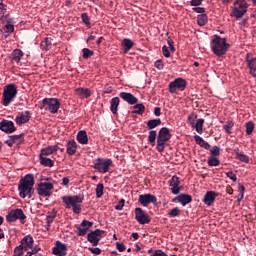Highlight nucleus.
I'll return each instance as SVG.
<instances>
[{"instance_id":"28","label":"nucleus","mask_w":256,"mask_h":256,"mask_svg":"<svg viewBox=\"0 0 256 256\" xmlns=\"http://www.w3.org/2000/svg\"><path fill=\"white\" fill-rule=\"evenodd\" d=\"M246 62H247L248 68L250 69V75L256 78V58L249 59V57H247Z\"/></svg>"},{"instance_id":"18","label":"nucleus","mask_w":256,"mask_h":256,"mask_svg":"<svg viewBox=\"0 0 256 256\" xmlns=\"http://www.w3.org/2000/svg\"><path fill=\"white\" fill-rule=\"evenodd\" d=\"M119 97L128 103V105H137V103H139V99L129 92H121Z\"/></svg>"},{"instance_id":"8","label":"nucleus","mask_w":256,"mask_h":256,"mask_svg":"<svg viewBox=\"0 0 256 256\" xmlns=\"http://www.w3.org/2000/svg\"><path fill=\"white\" fill-rule=\"evenodd\" d=\"M53 189L54 186L51 182H40L36 187L37 194L40 197H51L53 195Z\"/></svg>"},{"instance_id":"55","label":"nucleus","mask_w":256,"mask_h":256,"mask_svg":"<svg viewBox=\"0 0 256 256\" xmlns=\"http://www.w3.org/2000/svg\"><path fill=\"white\" fill-rule=\"evenodd\" d=\"M123 207H125V199L119 200L118 204L115 206L116 211H123Z\"/></svg>"},{"instance_id":"57","label":"nucleus","mask_w":256,"mask_h":256,"mask_svg":"<svg viewBox=\"0 0 256 256\" xmlns=\"http://www.w3.org/2000/svg\"><path fill=\"white\" fill-rule=\"evenodd\" d=\"M15 31V26L13 24H6L5 33H13Z\"/></svg>"},{"instance_id":"14","label":"nucleus","mask_w":256,"mask_h":256,"mask_svg":"<svg viewBox=\"0 0 256 256\" xmlns=\"http://www.w3.org/2000/svg\"><path fill=\"white\" fill-rule=\"evenodd\" d=\"M91 227H93V222L89 221V220H83L80 224V226H77L76 229V233L78 235V237H85L89 231V229H91Z\"/></svg>"},{"instance_id":"47","label":"nucleus","mask_w":256,"mask_h":256,"mask_svg":"<svg viewBox=\"0 0 256 256\" xmlns=\"http://www.w3.org/2000/svg\"><path fill=\"white\" fill-rule=\"evenodd\" d=\"M255 131V123L253 121H248L246 123V135H251Z\"/></svg>"},{"instance_id":"16","label":"nucleus","mask_w":256,"mask_h":256,"mask_svg":"<svg viewBox=\"0 0 256 256\" xmlns=\"http://www.w3.org/2000/svg\"><path fill=\"white\" fill-rule=\"evenodd\" d=\"M138 203L143 207H149L150 203H157V197L153 194H141Z\"/></svg>"},{"instance_id":"37","label":"nucleus","mask_w":256,"mask_h":256,"mask_svg":"<svg viewBox=\"0 0 256 256\" xmlns=\"http://www.w3.org/2000/svg\"><path fill=\"white\" fill-rule=\"evenodd\" d=\"M205 124V119L200 118L198 120H196V123L194 124L193 129H195L197 131V133H199V135H201L203 133V125Z\"/></svg>"},{"instance_id":"56","label":"nucleus","mask_w":256,"mask_h":256,"mask_svg":"<svg viewBox=\"0 0 256 256\" xmlns=\"http://www.w3.org/2000/svg\"><path fill=\"white\" fill-rule=\"evenodd\" d=\"M226 177L231 179L234 183L237 181V175L233 171L226 172Z\"/></svg>"},{"instance_id":"58","label":"nucleus","mask_w":256,"mask_h":256,"mask_svg":"<svg viewBox=\"0 0 256 256\" xmlns=\"http://www.w3.org/2000/svg\"><path fill=\"white\" fill-rule=\"evenodd\" d=\"M162 53L164 57H171V52L169 51V47L165 45L162 47Z\"/></svg>"},{"instance_id":"63","label":"nucleus","mask_w":256,"mask_h":256,"mask_svg":"<svg viewBox=\"0 0 256 256\" xmlns=\"http://www.w3.org/2000/svg\"><path fill=\"white\" fill-rule=\"evenodd\" d=\"M47 104H48V98H44L42 100V103L39 105V109L43 110L47 107Z\"/></svg>"},{"instance_id":"21","label":"nucleus","mask_w":256,"mask_h":256,"mask_svg":"<svg viewBox=\"0 0 256 256\" xmlns=\"http://www.w3.org/2000/svg\"><path fill=\"white\" fill-rule=\"evenodd\" d=\"M53 255L65 256L67 255V246L60 241H56V245L52 250Z\"/></svg>"},{"instance_id":"25","label":"nucleus","mask_w":256,"mask_h":256,"mask_svg":"<svg viewBox=\"0 0 256 256\" xmlns=\"http://www.w3.org/2000/svg\"><path fill=\"white\" fill-rule=\"evenodd\" d=\"M75 94L78 95V97H81V99H89V97H91V90L80 87L75 90Z\"/></svg>"},{"instance_id":"19","label":"nucleus","mask_w":256,"mask_h":256,"mask_svg":"<svg viewBox=\"0 0 256 256\" xmlns=\"http://www.w3.org/2000/svg\"><path fill=\"white\" fill-rule=\"evenodd\" d=\"M169 183H170V187H172L171 193H173V195H179L181 191V187H179V185H181V181H179V177L177 175L172 176Z\"/></svg>"},{"instance_id":"12","label":"nucleus","mask_w":256,"mask_h":256,"mask_svg":"<svg viewBox=\"0 0 256 256\" xmlns=\"http://www.w3.org/2000/svg\"><path fill=\"white\" fill-rule=\"evenodd\" d=\"M105 233L104 230L96 229L87 235V239L89 243L93 245V247H97L99 245V242L101 241L102 235Z\"/></svg>"},{"instance_id":"22","label":"nucleus","mask_w":256,"mask_h":256,"mask_svg":"<svg viewBox=\"0 0 256 256\" xmlns=\"http://www.w3.org/2000/svg\"><path fill=\"white\" fill-rule=\"evenodd\" d=\"M176 201H178V203H181V205L185 207L193 201V197L189 194H180L173 199V203H175Z\"/></svg>"},{"instance_id":"32","label":"nucleus","mask_w":256,"mask_h":256,"mask_svg":"<svg viewBox=\"0 0 256 256\" xmlns=\"http://www.w3.org/2000/svg\"><path fill=\"white\" fill-rule=\"evenodd\" d=\"M234 153L236 155L235 159H238V161H241L242 163H249V156L241 152L239 148L235 149Z\"/></svg>"},{"instance_id":"43","label":"nucleus","mask_w":256,"mask_h":256,"mask_svg":"<svg viewBox=\"0 0 256 256\" xmlns=\"http://www.w3.org/2000/svg\"><path fill=\"white\" fill-rule=\"evenodd\" d=\"M235 127V123L233 120H228L226 124L223 126V130L228 134L231 135L233 133L231 130Z\"/></svg>"},{"instance_id":"36","label":"nucleus","mask_w":256,"mask_h":256,"mask_svg":"<svg viewBox=\"0 0 256 256\" xmlns=\"http://www.w3.org/2000/svg\"><path fill=\"white\" fill-rule=\"evenodd\" d=\"M5 13H7V5L3 3V0H0V21L2 23H5V20L7 19Z\"/></svg>"},{"instance_id":"53","label":"nucleus","mask_w":256,"mask_h":256,"mask_svg":"<svg viewBox=\"0 0 256 256\" xmlns=\"http://www.w3.org/2000/svg\"><path fill=\"white\" fill-rule=\"evenodd\" d=\"M24 134H20V135H12L9 136V138L12 140V142L14 143H21V140L23 139Z\"/></svg>"},{"instance_id":"42","label":"nucleus","mask_w":256,"mask_h":256,"mask_svg":"<svg viewBox=\"0 0 256 256\" xmlns=\"http://www.w3.org/2000/svg\"><path fill=\"white\" fill-rule=\"evenodd\" d=\"M208 22L207 14H199L197 16V23L199 27H205V24Z\"/></svg>"},{"instance_id":"17","label":"nucleus","mask_w":256,"mask_h":256,"mask_svg":"<svg viewBox=\"0 0 256 256\" xmlns=\"http://www.w3.org/2000/svg\"><path fill=\"white\" fill-rule=\"evenodd\" d=\"M31 121V112L25 111L18 113V116L15 118V123L17 125H25V123H29Z\"/></svg>"},{"instance_id":"45","label":"nucleus","mask_w":256,"mask_h":256,"mask_svg":"<svg viewBox=\"0 0 256 256\" xmlns=\"http://www.w3.org/2000/svg\"><path fill=\"white\" fill-rule=\"evenodd\" d=\"M105 189V186L103 185V183H99L96 186V197L97 199H101L103 197V191Z\"/></svg>"},{"instance_id":"48","label":"nucleus","mask_w":256,"mask_h":256,"mask_svg":"<svg viewBox=\"0 0 256 256\" xmlns=\"http://www.w3.org/2000/svg\"><path fill=\"white\" fill-rule=\"evenodd\" d=\"M211 157H219L221 155V148L219 146H214L210 149Z\"/></svg>"},{"instance_id":"24","label":"nucleus","mask_w":256,"mask_h":256,"mask_svg":"<svg viewBox=\"0 0 256 256\" xmlns=\"http://www.w3.org/2000/svg\"><path fill=\"white\" fill-rule=\"evenodd\" d=\"M57 151H59V146H48L40 151V157H49V155H53V153H57Z\"/></svg>"},{"instance_id":"50","label":"nucleus","mask_w":256,"mask_h":256,"mask_svg":"<svg viewBox=\"0 0 256 256\" xmlns=\"http://www.w3.org/2000/svg\"><path fill=\"white\" fill-rule=\"evenodd\" d=\"M181 215V209L175 207L168 212V217H179Z\"/></svg>"},{"instance_id":"39","label":"nucleus","mask_w":256,"mask_h":256,"mask_svg":"<svg viewBox=\"0 0 256 256\" xmlns=\"http://www.w3.org/2000/svg\"><path fill=\"white\" fill-rule=\"evenodd\" d=\"M157 131L155 130H150L149 134H148V142L150 143V145H152V147H155V143L157 141Z\"/></svg>"},{"instance_id":"64","label":"nucleus","mask_w":256,"mask_h":256,"mask_svg":"<svg viewBox=\"0 0 256 256\" xmlns=\"http://www.w3.org/2000/svg\"><path fill=\"white\" fill-rule=\"evenodd\" d=\"M193 11L195 13H201L202 15H205V8H203V7H195V8H193Z\"/></svg>"},{"instance_id":"31","label":"nucleus","mask_w":256,"mask_h":256,"mask_svg":"<svg viewBox=\"0 0 256 256\" xmlns=\"http://www.w3.org/2000/svg\"><path fill=\"white\" fill-rule=\"evenodd\" d=\"M111 106H110V110L111 113H113V115H117V111L119 109V103H120V99L119 97H114L110 100Z\"/></svg>"},{"instance_id":"62","label":"nucleus","mask_w":256,"mask_h":256,"mask_svg":"<svg viewBox=\"0 0 256 256\" xmlns=\"http://www.w3.org/2000/svg\"><path fill=\"white\" fill-rule=\"evenodd\" d=\"M90 252L93 253V255H101V249L100 248H88Z\"/></svg>"},{"instance_id":"60","label":"nucleus","mask_w":256,"mask_h":256,"mask_svg":"<svg viewBox=\"0 0 256 256\" xmlns=\"http://www.w3.org/2000/svg\"><path fill=\"white\" fill-rule=\"evenodd\" d=\"M203 0H191L190 5L191 7H199V5H202Z\"/></svg>"},{"instance_id":"54","label":"nucleus","mask_w":256,"mask_h":256,"mask_svg":"<svg viewBox=\"0 0 256 256\" xmlns=\"http://www.w3.org/2000/svg\"><path fill=\"white\" fill-rule=\"evenodd\" d=\"M154 67H156V69H158L159 71H163L165 64H163V60H157L154 63Z\"/></svg>"},{"instance_id":"7","label":"nucleus","mask_w":256,"mask_h":256,"mask_svg":"<svg viewBox=\"0 0 256 256\" xmlns=\"http://www.w3.org/2000/svg\"><path fill=\"white\" fill-rule=\"evenodd\" d=\"M25 219H27V216L21 208L11 210L6 216V221H8V223H15V221L18 220L22 225H25Z\"/></svg>"},{"instance_id":"3","label":"nucleus","mask_w":256,"mask_h":256,"mask_svg":"<svg viewBox=\"0 0 256 256\" xmlns=\"http://www.w3.org/2000/svg\"><path fill=\"white\" fill-rule=\"evenodd\" d=\"M62 201L65 204V207L67 209H72L75 215H79L81 213V203H83L82 195L63 196Z\"/></svg>"},{"instance_id":"35","label":"nucleus","mask_w":256,"mask_h":256,"mask_svg":"<svg viewBox=\"0 0 256 256\" xmlns=\"http://www.w3.org/2000/svg\"><path fill=\"white\" fill-rule=\"evenodd\" d=\"M21 57H23V51H21V49H15L11 54V59L12 61H15V63H19Z\"/></svg>"},{"instance_id":"15","label":"nucleus","mask_w":256,"mask_h":256,"mask_svg":"<svg viewBox=\"0 0 256 256\" xmlns=\"http://www.w3.org/2000/svg\"><path fill=\"white\" fill-rule=\"evenodd\" d=\"M60 107H61V102H59V99L48 98V104H47V107L45 108V111H49V113H52V115H55V113H58Z\"/></svg>"},{"instance_id":"59","label":"nucleus","mask_w":256,"mask_h":256,"mask_svg":"<svg viewBox=\"0 0 256 256\" xmlns=\"http://www.w3.org/2000/svg\"><path fill=\"white\" fill-rule=\"evenodd\" d=\"M150 256H169V255H167V253H165L163 250L158 249V250H155V252Z\"/></svg>"},{"instance_id":"51","label":"nucleus","mask_w":256,"mask_h":256,"mask_svg":"<svg viewBox=\"0 0 256 256\" xmlns=\"http://www.w3.org/2000/svg\"><path fill=\"white\" fill-rule=\"evenodd\" d=\"M195 121H197V114L191 113L188 116V123H190L191 127H195Z\"/></svg>"},{"instance_id":"33","label":"nucleus","mask_w":256,"mask_h":256,"mask_svg":"<svg viewBox=\"0 0 256 256\" xmlns=\"http://www.w3.org/2000/svg\"><path fill=\"white\" fill-rule=\"evenodd\" d=\"M52 39L47 37L45 38L41 43H40V49H42V51H49V49H51V47H53L52 44Z\"/></svg>"},{"instance_id":"9","label":"nucleus","mask_w":256,"mask_h":256,"mask_svg":"<svg viewBox=\"0 0 256 256\" xmlns=\"http://www.w3.org/2000/svg\"><path fill=\"white\" fill-rule=\"evenodd\" d=\"M247 13V2L245 0H237L234 3V7L232 8V15L236 17V19H241L243 15Z\"/></svg>"},{"instance_id":"40","label":"nucleus","mask_w":256,"mask_h":256,"mask_svg":"<svg viewBox=\"0 0 256 256\" xmlns=\"http://www.w3.org/2000/svg\"><path fill=\"white\" fill-rule=\"evenodd\" d=\"M207 164L209 167H219V165H221V161L215 156H210L207 160Z\"/></svg>"},{"instance_id":"44","label":"nucleus","mask_w":256,"mask_h":256,"mask_svg":"<svg viewBox=\"0 0 256 256\" xmlns=\"http://www.w3.org/2000/svg\"><path fill=\"white\" fill-rule=\"evenodd\" d=\"M57 217V209L53 208L52 211L48 212V215L46 216L47 223H53L55 221V218Z\"/></svg>"},{"instance_id":"30","label":"nucleus","mask_w":256,"mask_h":256,"mask_svg":"<svg viewBox=\"0 0 256 256\" xmlns=\"http://www.w3.org/2000/svg\"><path fill=\"white\" fill-rule=\"evenodd\" d=\"M66 153H68L70 156L77 153V142H75V140H70L67 142Z\"/></svg>"},{"instance_id":"4","label":"nucleus","mask_w":256,"mask_h":256,"mask_svg":"<svg viewBox=\"0 0 256 256\" xmlns=\"http://www.w3.org/2000/svg\"><path fill=\"white\" fill-rule=\"evenodd\" d=\"M17 93V85L15 84H8L4 87L2 94V104L4 107H9V105H11V102L17 97Z\"/></svg>"},{"instance_id":"52","label":"nucleus","mask_w":256,"mask_h":256,"mask_svg":"<svg viewBox=\"0 0 256 256\" xmlns=\"http://www.w3.org/2000/svg\"><path fill=\"white\" fill-rule=\"evenodd\" d=\"M25 251L27 250H25L23 247L19 245L14 249L13 256H23V253H25Z\"/></svg>"},{"instance_id":"6","label":"nucleus","mask_w":256,"mask_h":256,"mask_svg":"<svg viewBox=\"0 0 256 256\" xmlns=\"http://www.w3.org/2000/svg\"><path fill=\"white\" fill-rule=\"evenodd\" d=\"M113 165V160L111 158L103 159L98 158L94 161L93 168L98 171V173H109V169Z\"/></svg>"},{"instance_id":"20","label":"nucleus","mask_w":256,"mask_h":256,"mask_svg":"<svg viewBox=\"0 0 256 256\" xmlns=\"http://www.w3.org/2000/svg\"><path fill=\"white\" fill-rule=\"evenodd\" d=\"M219 197V193L215 191H207L203 198V203L208 207H211L215 203V198Z\"/></svg>"},{"instance_id":"11","label":"nucleus","mask_w":256,"mask_h":256,"mask_svg":"<svg viewBox=\"0 0 256 256\" xmlns=\"http://www.w3.org/2000/svg\"><path fill=\"white\" fill-rule=\"evenodd\" d=\"M135 219L140 225L151 223V216L139 207L135 208Z\"/></svg>"},{"instance_id":"46","label":"nucleus","mask_w":256,"mask_h":256,"mask_svg":"<svg viewBox=\"0 0 256 256\" xmlns=\"http://www.w3.org/2000/svg\"><path fill=\"white\" fill-rule=\"evenodd\" d=\"M82 22L85 23L86 27H91V18H89V14L84 12L81 14Z\"/></svg>"},{"instance_id":"41","label":"nucleus","mask_w":256,"mask_h":256,"mask_svg":"<svg viewBox=\"0 0 256 256\" xmlns=\"http://www.w3.org/2000/svg\"><path fill=\"white\" fill-rule=\"evenodd\" d=\"M133 109L135 110L132 111V113L136 115H143V113H145V105L143 103L134 105Z\"/></svg>"},{"instance_id":"27","label":"nucleus","mask_w":256,"mask_h":256,"mask_svg":"<svg viewBox=\"0 0 256 256\" xmlns=\"http://www.w3.org/2000/svg\"><path fill=\"white\" fill-rule=\"evenodd\" d=\"M194 140L197 145H199L203 149H206V151H209V149H211V145L209 144V142L205 141L201 136L195 135Z\"/></svg>"},{"instance_id":"10","label":"nucleus","mask_w":256,"mask_h":256,"mask_svg":"<svg viewBox=\"0 0 256 256\" xmlns=\"http://www.w3.org/2000/svg\"><path fill=\"white\" fill-rule=\"evenodd\" d=\"M187 88V81L183 78H176L174 81L170 82L169 84V92L170 93H177L178 91H185Z\"/></svg>"},{"instance_id":"23","label":"nucleus","mask_w":256,"mask_h":256,"mask_svg":"<svg viewBox=\"0 0 256 256\" xmlns=\"http://www.w3.org/2000/svg\"><path fill=\"white\" fill-rule=\"evenodd\" d=\"M33 243L35 241L33 240V236L26 235L20 242V246L23 247L24 251H29L33 247Z\"/></svg>"},{"instance_id":"38","label":"nucleus","mask_w":256,"mask_h":256,"mask_svg":"<svg viewBox=\"0 0 256 256\" xmlns=\"http://www.w3.org/2000/svg\"><path fill=\"white\" fill-rule=\"evenodd\" d=\"M40 163L44 167H53L55 165V162H53L51 158H47L46 156H40Z\"/></svg>"},{"instance_id":"29","label":"nucleus","mask_w":256,"mask_h":256,"mask_svg":"<svg viewBox=\"0 0 256 256\" xmlns=\"http://www.w3.org/2000/svg\"><path fill=\"white\" fill-rule=\"evenodd\" d=\"M76 139H77L78 143H80V145H87V143H89V138L87 137V132L84 130L78 132Z\"/></svg>"},{"instance_id":"61","label":"nucleus","mask_w":256,"mask_h":256,"mask_svg":"<svg viewBox=\"0 0 256 256\" xmlns=\"http://www.w3.org/2000/svg\"><path fill=\"white\" fill-rule=\"evenodd\" d=\"M116 247H117V249H118V251L120 252V253H123V251H125V244H123V243H119V242H117L116 243Z\"/></svg>"},{"instance_id":"34","label":"nucleus","mask_w":256,"mask_h":256,"mask_svg":"<svg viewBox=\"0 0 256 256\" xmlns=\"http://www.w3.org/2000/svg\"><path fill=\"white\" fill-rule=\"evenodd\" d=\"M146 125L150 131H153V129H156V127H159V125H161V119L148 120L146 122Z\"/></svg>"},{"instance_id":"13","label":"nucleus","mask_w":256,"mask_h":256,"mask_svg":"<svg viewBox=\"0 0 256 256\" xmlns=\"http://www.w3.org/2000/svg\"><path fill=\"white\" fill-rule=\"evenodd\" d=\"M0 131L10 135L11 133H15L17 131V127H15V123L11 120L3 119L0 122Z\"/></svg>"},{"instance_id":"2","label":"nucleus","mask_w":256,"mask_h":256,"mask_svg":"<svg viewBox=\"0 0 256 256\" xmlns=\"http://www.w3.org/2000/svg\"><path fill=\"white\" fill-rule=\"evenodd\" d=\"M229 43L227 38H221V36L215 34L211 40V49L216 57H223L229 51Z\"/></svg>"},{"instance_id":"5","label":"nucleus","mask_w":256,"mask_h":256,"mask_svg":"<svg viewBox=\"0 0 256 256\" xmlns=\"http://www.w3.org/2000/svg\"><path fill=\"white\" fill-rule=\"evenodd\" d=\"M170 140H171V132L169 131V128L167 127L161 128L157 136L156 149L158 153H163V151H165V146L167 145V142Z\"/></svg>"},{"instance_id":"1","label":"nucleus","mask_w":256,"mask_h":256,"mask_svg":"<svg viewBox=\"0 0 256 256\" xmlns=\"http://www.w3.org/2000/svg\"><path fill=\"white\" fill-rule=\"evenodd\" d=\"M35 176L33 174H26L24 178H22L18 184V191L21 199H31L35 193Z\"/></svg>"},{"instance_id":"26","label":"nucleus","mask_w":256,"mask_h":256,"mask_svg":"<svg viewBox=\"0 0 256 256\" xmlns=\"http://www.w3.org/2000/svg\"><path fill=\"white\" fill-rule=\"evenodd\" d=\"M121 45H122V47L124 49V53L127 54V53H129V51H131V49H133V47L135 46V42H133L129 38H124L122 40Z\"/></svg>"},{"instance_id":"49","label":"nucleus","mask_w":256,"mask_h":256,"mask_svg":"<svg viewBox=\"0 0 256 256\" xmlns=\"http://www.w3.org/2000/svg\"><path fill=\"white\" fill-rule=\"evenodd\" d=\"M83 53V59H89L90 57H93L95 55V52L90 50L89 48H84L82 50Z\"/></svg>"}]
</instances>
